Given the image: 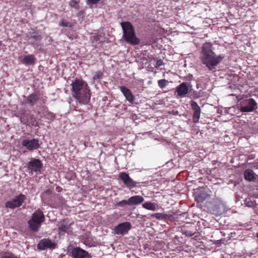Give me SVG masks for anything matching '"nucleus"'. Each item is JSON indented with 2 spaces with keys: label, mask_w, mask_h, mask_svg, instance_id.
Returning <instances> with one entry per match:
<instances>
[{
  "label": "nucleus",
  "mask_w": 258,
  "mask_h": 258,
  "mask_svg": "<svg viewBox=\"0 0 258 258\" xmlns=\"http://www.w3.org/2000/svg\"><path fill=\"white\" fill-rule=\"evenodd\" d=\"M30 38L34 40V41L31 42V45L35 47L38 46V42L41 40L42 37L39 34L35 33L31 36Z\"/></svg>",
  "instance_id": "nucleus-22"
},
{
  "label": "nucleus",
  "mask_w": 258,
  "mask_h": 258,
  "mask_svg": "<svg viewBox=\"0 0 258 258\" xmlns=\"http://www.w3.org/2000/svg\"><path fill=\"white\" fill-rule=\"evenodd\" d=\"M167 81L165 79H161L158 81V84L161 89L164 88L166 86Z\"/></svg>",
  "instance_id": "nucleus-31"
},
{
  "label": "nucleus",
  "mask_w": 258,
  "mask_h": 258,
  "mask_svg": "<svg viewBox=\"0 0 258 258\" xmlns=\"http://www.w3.org/2000/svg\"><path fill=\"white\" fill-rule=\"evenodd\" d=\"M44 220L45 217L43 212L37 210L32 214L31 218L28 221L29 227L31 231L37 232Z\"/></svg>",
  "instance_id": "nucleus-4"
},
{
  "label": "nucleus",
  "mask_w": 258,
  "mask_h": 258,
  "mask_svg": "<svg viewBox=\"0 0 258 258\" xmlns=\"http://www.w3.org/2000/svg\"><path fill=\"white\" fill-rule=\"evenodd\" d=\"M253 167L254 169H258V163H254V164H253Z\"/></svg>",
  "instance_id": "nucleus-38"
},
{
  "label": "nucleus",
  "mask_w": 258,
  "mask_h": 258,
  "mask_svg": "<svg viewBox=\"0 0 258 258\" xmlns=\"http://www.w3.org/2000/svg\"><path fill=\"white\" fill-rule=\"evenodd\" d=\"M244 178L246 180L249 181H254L256 179L254 172L250 169H246L244 173Z\"/></svg>",
  "instance_id": "nucleus-20"
},
{
  "label": "nucleus",
  "mask_w": 258,
  "mask_h": 258,
  "mask_svg": "<svg viewBox=\"0 0 258 258\" xmlns=\"http://www.w3.org/2000/svg\"><path fill=\"white\" fill-rule=\"evenodd\" d=\"M144 201V198L141 196H134L129 198L130 206L139 205Z\"/></svg>",
  "instance_id": "nucleus-19"
},
{
  "label": "nucleus",
  "mask_w": 258,
  "mask_h": 258,
  "mask_svg": "<svg viewBox=\"0 0 258 258\" xmlns=\"http://www.w3.org/2000/svg\"><path fill=\"white\" fill-rule=\"evenodd\" d=\"M196 233V231L194 230H183V234L187 236L191 237Z\"/></svg>",
  "instance_id": "nucleus-30"
},
{
  "label": "nucleus",
  "mask_w": 258,
  "mask_h": 258,
  "mask_svg": "<svg viewBox=\"0 0 258 258\" xmlns=\"http://www.w3.org/2000/svg\"><path fill=\"white\" fill-rule=\"evenodd\" d=\"M26 200V197L24 195L20 194L14 199L6 202L5 207L12 209L20 207Z\"/></svg>",
  "instance_id": "nucleus-5"
},
{
  "label": "nucleus",
  "mask_w": 258,
  "mask_h": 258,
  "mask_svg": "<svg viewBox=\"0 0 258 258\" xmlns=\"http://www.w3.org/2000/svg\"><path fill=\"white\" fill-rule=\"evenodd\" d=\"M119 178L123 181L126 186L132 188L136 186L138 182L134 181L125 172H121L119 174Z\"/></svg>",
  "instance_id": "nucleus-10"
},
{
  "label": "nucleus",
  "mask_w": 258,
  "mask_h": 258,
  "mask_svg": "<svg viewBox=\"0 0 258 258\" xmlns=\"http://www.w3.org/2000/svg\"><path fill=\"white\" fill-rule=\"evenodd\" d=\"M213 47L211 43H204L201 48V60L210 71H213L225 57L224 54L217 55L213 51Z\"/></svg>",
  "instance_id": "nucleus-1"
},
{
  "label": "nucleus",
  "mask_w": 258,
  "mask_h": 258,
  "mask_svg": "<svg viewBox=\"0 0 258 258\" xmlns=\"http://www.w3.org/2000/svg\"><path fill=\"white\" fill-rule=\"evenodd\" d=\"M36 60V58L34 56V55L32 54H29L26 56H25L22 62L23 63H25L26 64H32L34 63L35 61Z\"/></svg>",
  "instance_id": "nucleus-21"
},
{
  "label": "nucleus",
  "mask_w": 258,
  "mask_h": 258,
  "mask_svg": "<svg viewBox=\"0 0 258 258\" xmlns=\"http://www.w3.org/2000/svg\"><path fill=\"white\" fill-rule=\"evenodd\" d=\"M20 121L22 123L28 125L37 126V122L33 114L24 113L20 116Z\"/></svg>",
  "instance_id": "nucleus-11"
},
{
  "label": "nucleus",
  "mask_w": 258,
  "mask_h": 258,
  "mask_svg": "<svg viewBox=\"0 0 258 258\" xmlns=\"http://www.w3.org/2000/svg\"><path fill=\"white\" fill-rule=\"evenodd\" d=\"M120 90L125 97L126 99L130 103L133 104L135 102L136 98L135 96L133 95L130 89L125 86H121L120 87Z\"/></svg>",
  "instance_id": "nucleus-15"
},
{
  "label": "nucleus",
  "mask_w": 258,
  "mask_h": 258,
  "mask_svg": "<svg viewBox=\"0 0 258 258\" xmlns=\"http://www.w3.org/2000/svg\"><path fill=\"white\" fill-rule=\"evenodd\" d=\"M59 25L61 27H72L73 24L64 19H62L59 22Z\"/></svg>",
  "instance_id": "nucleus-26"
},
{
  "label": "nucleus",
  "mask_w": 258,
  "mask_h": 258,
  "mask_svg": "<svg viewBox=\"0 0 258 258\" xmlns=\"http://www.w3.org/2000/svg\"><path fill=\"white\" fill-rule=\"evenodd\" d=\"M79 3L80 0H71L69 3V6L72 8L78 9L79 8Z\"/></svg>",
  "instance_id": "nucleus-29"
},
{
  "label": "nucleus",
  "mask_w": 258,
  "mask_h": 258,
  "mask_svg": "<svg viewBox=\"0 0 258 258\" xmlns=\"http://www.w3.org/2000/svg\"><path fill=\"white\" fill-rule=\"evenodd\" d=\"M190 104L194 111L192 117L193 122L197 123L199 122L200 118L201 113V108L195 101H191Z\"/></svg>",
  "instance_id": "nucleus-13"
},
{
  "label": "nucleus",
  "mask_w": 258,
  "mask_h": 258,
  "mask_svg": "<svg viewBox=\"0 0 258 258\" xmlns=\"http://www.w3.org/2000/svg\"><path fill=\"white\" fill-rule=\"evenodd\" d=\"M2 258H18L17 256H15L14 254L11 253L8 255H6L3 256Z\"/></svg>",
  "instance_id": "nucleus-36"
},
{
  "label": "nucleus",
  "mask_w": 258,
  "mask_h": 258,
  "mask_svg": "<svg viewBox=\"0 0 258 258\" xmlns=\"http://www.w3.org/2000/svg\"><path fill=\"white\" fill-rule=\"evenodd\" d=\"M103 76V72L101 71H97L96 72L95 75L94 76L93 78V82L94 83L95 82V81L99 82L100 80L102 78V77Z\"/></svg>",
  "instance_id": "nucleus-27"
},
{
  "label": "nucleus",
  "mask_w": 258,
  "mask_h": 258,
  "mask_svg": "<svg viewBox=\"0 0 258 258\" xmlns=\"http://www.w3.org/2000/svg\"><path fill=\"white\" fill-rule=\"evenodd\" d=\"M71 224L66 223V220H63L61 225L58 227V234L60 235H63L65 233H70L72 231L70 226Z\"/></svg>",
  "instance_id": "nucleus-16"
},
{
  "label": "nucleus",
  "mask_w": 258,
  "mask_h": 258,
  "mask_svg": "<svg viewBox=\"0 0 258 258\" xmlns=\"http://www.w3.org/2000/svg\"><path fill=\"white\" fill-rule=\"evenodd\" d=\"M163 64V61L161 59H158L156 61V67L158 68Z\"/></svg>",
  "instance_id": "nucleus-34"
},
{
  "label": "nucleus",
  "mask_w": 258,
  "mask_h": 258,
  "mask_svg": "<svg viewBox=\"0 0 258 258\" xmlns=\"http://www.w3.org/2000/svg\"><path fill=\"white\" fill-rule=\"evenodd\" d=\"M245 205L247 207H254L255 206V203L253 202L250 201V199H246L245 201Z\"/></svg>",
  "instance_id": "nucleus-32"
},
{
  "label": "nucleus",
  "mask_w": 258,
  "mask_h": 258,
  "mask_svg": "<svg viewBox=\"0 0 258 258\" xmlns=\"http://www.w3.org/2000/svg\"><path fill=\"white\" fill-rule=\"evenodd\" d=\"M132 227L131 224L128 222L121 223L113 229L114 234L124 235L126 234Z\"/></svg>",
  "instance_id": "nucleus-6"
},
{
  "label": "nucleus",
  "mask_w": 258,
  "mask_h": 258,
  "mask_svg": "<svg viewBox=\"0 0 258 258\" xmlns=\"http://www.w3.org/2000/svg\"><path fill=\"white\" fill-rule=\"evenodd\" d=\"M56 246V243L52 242L48 238H44L39 241L37 244V248L40 250L46 249H54Z\"/></svg>",
  "instance_id": "nucleus-9"
},
{
  "label": "nucleus",
  "mask_w": 258,
  "mask_h": 258,
  "mask_svg": "<svg viewBox=\"0 0 258 258\" xmlns=\"http://www.w3.org/2000/svg\"><path fill=\"white\" fill-rule=\"evenodd\" d=\"M42 167V163L39 159H33L30 161L28 165V168L32 171L37 172L39 171Z\"/></svg>",
  "instance_id": "nucleus-14"
},
{
  "label": "nucleus",
  "mask_w": 258,
  "mask_h": 258,
  "mask_svg": "<svg viewBox=\"0 0 258 258\" xmlns=\"http://www.w3.org/2000/svg\"><path fill=\"white\" fill-rule=\"evenodd\" d=\"M72 95L79 104H87L90 100L91 93L87 83L82 79H76L71 84Z\"/></svg>",
  "instance_id": "nucleus-2"
},
{
  "label": "nucleus",
  "mask_w": 258,
  "mask_h": 258,
  "mask_svg": "<svg viewBox=\"0 0 258 258\" xmlns=\"http://www.w3.org/2000/svg\"><path fill=\"white\" fill-rule=\"evenodd\" d=\"M170 216L169 215L164 213H155L151 215L152 217L156 218L158 220H165Z\"/></svg>",
  "instance_id": "nucleus-24"
},
{
  "label": "nucleus",
  "mask_w": 258,
  "mask_h": 258,
  "mask_svg": "<svg viewBox=\"0 0 258 258\" xmlns=\"http://www.w3.org/2000/svg\"><path fill=\"white\" fill-rule=\"evenodd\" d=\"M127 205L130 206V202H129V199L127 200H124L121 201H120L115 204V206L121 207H124Z\"/></svg>",
  "instance_id": "nucleus-28"
},
{
  "label": "nucleus",
  "mask_w": 258,
  "mask_h": 258,
  "mask_svg": "<svg viewBox=\"0 0 258 258\" xmlns=\"http://www.w3.org/2000/svg\"><path fill=\"white\" fill-rule=\"evenodd\" d=\"M39 94L36 92H34L29 95L26 98L25 101L30 105H33L39 99Z\"/></svg>",
  "instance_id": "nucleus-17"
},
{
  "label": "nucleus",
  "mask_w": 258,
  "mask_h": 258,
  "mask_svg": "<svg viewBox=\"0 0 258 258\" xmlns=\"http://www.w3.org/2000/svg\"><path fill=\"white\" fill-rule=\"evenodd\" d=\"M209 196V195L205 192H201L196 196V200L198 203H203Z\"/></svg>",
  "instance_id": "nucleus-23"
},
{
  "label": "nucleus",
  "mask_w": 258,
  "mask_h": 258,
  "mask_svg": "<svg viewBox=\"0 0 258 258\" xmlns=\"http://www.w3.org/2000/svg\"><path fill=\"white\" fill-rule=\"evenodd\" d=\"M122 29V39L127 43L132 45H138L140 40L135 32V29L131 22L126 21L120 23Z\"/></svg>",
  "instance_id": "nucleus-3"
},
{
  "label": "nucleus",
  "mask_w": 258,
  "mask_h": 258,
  "mask_svg": "<svg viewBox=\"0 0 258 258\" xmlns=\"http://www.w3.org/2000/svg\"><path fill=\"white\" fill-rule=\"evenodd\" d=\"M176 91L180 96H185L188 91V88L185 83H182L177 88Z\"/></svg>",
  "instance_id": "nucleus-18"
},
{
  "label": "nucleus",
  "mask_w": 258,
  "mask_h": 258,
  "mask_svg": "<svg viewBox=\"0 0 258 258\" xmlns=\"http://www.w3.org/2000/svg\"><path fill=\"white\" fill-rule=\"evenodd\" d=\"M142 207L149 210L155 211L156 210V204L150 202H147L142 205Z\"/></svg>",
  "instance_id": "nucleus-25"
},
{
  "label": "nucleus",
  "mask_w": 258,
  "mask_h": 258,
  "mask_svg": "<svg viewBox=\"0 0 258 258\" xmlns=\"http://www.w3.org/2000/svg\"><path fill=\"white\" fill-rule=\"evenodd\" d=\"M257 109V103L253 98H250L245 100L244 105L240 107V110L242 112H249Z\"/></svg>",
  "instance_id": "nucleus-7"
},
{
  "label": "nucleus",
  "mask_w": 258,
  "mask_h": 258,
  "mask_svg": "<svg viewBox=\"0 0 258 258\" xmlns=\"http://www.w3.org/2000/svg\"><path fill=\"white\" fill-rule=\"evenodd\" d=\"M47 118L51 120H53L55 118V115L51 112H49L47 114Z\"/></svg>",
  "instance_id": "nucleus-35"
},
{
  "label": "nucleus",
  "mask_w": 258,
  "mask_h": 258,
  "mask_svg": "<svg viewBox=\"0 0 258 258\" xmlns=\"http://www.w3.org/2000/svg\"><path fill=\"white\" fill-rule=\"evenodd\" d=\"M256 237L258 239V233L256 234Z\"/></svg>",
  "instance_id": "nucleus-40"
},
{
  "label": "nucleus",
  "mask_w": 258,
  "mask_h": 258,
  "mask_svg": "<svg viewBox=\"0 0 258 258\" xmlns=\"http://www.w3.org/2000/svg\"><path fill=\"white\" fill-rule=\"evenodd\" d=\"M21 144L29 151L36 150L40 146L39 140L36 139L24 140L22 141Z\"/></svg>",
  "instance_id": "nucleus-8"
},
{
  "label": "nucleus",
  "mask_w": 258,
  "mask_h": 258,
  "mask_svg": "<svg viewBox=\"0 0 258 258\" xmlns=\"http://www.w3.org/2000/svg\"><path fill=\"white\" fill-rule=\"evenodd\" d=\"M21 1L22 3L25 2V1H24V0H21Z\"/></svg>",
  "instance_id": "nucleus-39"
},
{
  "label": "nucleus",
  "mask_w": 258,
  "mask_h": 258,
  "mask_svg": "<svg viewBox=\"0 0 258 258\" xmlns=\"http://www.w3.org/2000/svg\"><path fill=\"white\" fill-rule=\"evenodd\" d=\"M102 40L101 39V35L99 34H95L93 36V41L101 42Z\"/></svg>",
  "instance_id": "nucleus-33"
},
{
  "label": "nucleus",
  "mask_w": 258,
  "mask_h": 258,
  "mask_svg": "<svg viewBox=\"0 0 258 258\" xmlns=\"http://www.w3.org/2000/svg\"><path fill=\"white\" fill-rule=\"evenodd\" d=\"M220 205H221V204H219L218 205H216V206H215V208L216 209V212L217 214H219L221 212V211L220 208Z\"/></svg>",
  "instance_id": "nucleus-37"
},
{
  "label": "nucleus",
  "mask_w": 258,
  "mask_h": 258,
  "mask_svg": "<svg viewBox=\"0 0 258 258\" xmlns=\"http://www.w3.org/2000/svg\"><path fill=\"white\" fill-rule=\"evenodd\" d=\"M71 256L73 258H90V257L87 251L79 247H75L72 250Z\"/></svg>",
  "instance_id": "nucleus-12"
}]
</instances>
